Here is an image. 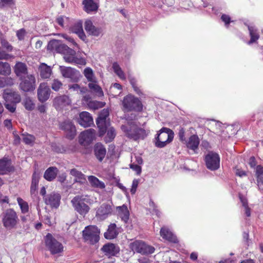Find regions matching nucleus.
<instances>
[{
    "mask_svg": "<svg viewBox=\"0 0 263 263\" xmlns=\"http://www.w3.org/2000/svg\"><path fill=\"white\" fill-rule=\"evenodd\" d=\"M130 247L133 251L144 255L152 254L155 250L154 247L141 240L135 241L130 244Z\"/></svg>",
    "mask_w": 263,
    "mask_h": 263,
    "instance_id": "8",
    "label": "nucleus"
},
{
    "mask_svg": "<svg viewBox=\"0 0 263 263\" xmlns=\"http://www.w3.org/2000/svg\"><path fill=\"white\" fill-rule=\"evenodd\" d=\"M14 168L11 165V160L8 159H1L0 160V174L4 175L9 172L13 171Z\"/></svg>",
    "mask_w": 263,
    "mask_h": 263,
    "instance_id": "25",
    "label": "nucleus"
},
{
    "mask_svg": "<svg viewBox=\"0 0 263 263\" xmlns=\"http://www.w3.org/2000/svg\"><path fill=\"white\" fill-rule=\"evenodd\" d=\"M94 153L97 159L101 162L106 154V150L102 143H97L94 146Z\"/></svg>",
    "mask_w": 263,
    "mask_h": 263,
    "instance_id": "20",
    "label": "nucleus"
},
{
    "mask_svg": "<svg viewBox=\"0 0 263 263\" xmlns=\"http://www.w3.org/2000/svg\"><path fill=\"white\" fill-rule=\"evenodd\" d=\"M86 202V199L83 196H76L71 201L74 210L83 216H85L90 210Z\"/></svg>",
    "mask_w": 263,
    "mask_h": 263,
    "instance_id": "6",
    "label": "nucleus"
},
{
    "mask_svg": "<svg viewBox=\"0 0 263 263\" xmlns=\"http://www.w3.org/2000/svg\"><path fill=\"white\" fill-rule=\"evenodd\" d=\"M178 136L179 137V139L181 141H184L185 140V130L183 128H181L179 129L178 133Z\"/></svg>",
    "mask_w": 263,
    "mask_h": 263,
    "instance_id": "64",
    "label": "nucleus"
},
{
    "mask_svg": "<svg viewBox=\"0 0 263 263\" xmlns=\"http://www.w3.org/2000/svg\"><path fill=\"white\" fill-rule=\"evenodd\" d=\"M112 68L114 72L122 80L125 79V76L124 72L122 71L120 66L117 63H114L112 65Z\"/></svg>",
    "mask_w": 263,
    "mask_h": 263,
    "instance_id": "44",
    "label": "nucleus"
},
{
    "mask_svg": "<svg viewBox=\"0 0 263 263\" xmlns=\"http://www.w3.org/2000/svg\"><path fill=\"white\" fill-rule=\"evenodd\" d=\"M14 72L20 79L28 75L27 74V68L26 64L22 62H18L15 64L14 66Z\"/></svg>",
    "mask_w": 263,
    "mask_h": 263,
    "instance_id": "27",
    "label": "nucleus"
},
{
    "mask_svg": "<svg viewBox=\"0 0 263 263\" xmlns=\"http://www.w3.org/2000/svg\"><path fill=\"white\" fill-rule=\"evenodd\" d=\"M40 76L43 79L49 78L51 74V69L50 67L47 66L45 63L41 64L39 67Z\"/></svg>",
    "mask_w": 263,
    "mask_h": 263,
    "instance_id": "34",
    "label": "nucleus"
},
{
    "mask_svg": "<svg viewBox=\"0 0 263 263\" xmlns=\"http://www.w3.org/2000/svg\"><path fill=\"white\" fill-rule=\"evenodd\" d=\"M70 48L67 45L62 44L59 40H53L50 41L47 45V49L52 52L65 54Z\"/></svg>",
    "mask_w": 263,
    "mask_h": 263,
    "instance_id": "11",
    "label": "nucleus"
},
{
    "mask_svg": "<svg viewBox=\"0 0 263 263\" xmlns=\"http://www.w3.org/2000/svg\"><path fill=\"white\" fill-rule=\"evenodd\" d=\"M130 168L135 171L138 175L141 174V167L138 164L132 163L130 165Z\"/></svg>",
    "mask_w": 263,
    "mask_h": 263,
    "instance_id": "61",
    "label": "nucleus"
},
{
    "mask_svg": "<svg viewBox=\"0 0 263 263\" xmlns=\"http://www.w3.org/2000/svg\"><path fill=\"white\" fill-rule=\"evenodd\" d=\"M112 212V206L109 204L103 203L98 209L96 216L101 220H104L111 215Z\"/></svg>",
    "mask_w": 263,
    "mask_h": 263,
    "instance_id": "16",
    "label": "nucleus"
},
{
    "mask_svg": "<svg viewBox=\"0 0 263 263\" xmlns=\"http://www.w3.org/2000/svg\"><path fill=\"white\" fill-rule=\"evenodd\" d=\"M118 210V215L122 220L125 223L128 222L129 219V212L126 205L123 204L122 206L117 207Z\"/></svg>",
    "mask_w": 263,
    "mask_h": 263,
    "instance_id": "30",
    "label": "nucleus"
},
{
    "mask_svg": "<svg viewBox=\"0 0 263 263\" xmlns=\"http://www.w3.org/2000/svg\"><path fill=\"white\" fill-rule=\"evenodd\" d=\"M0 41L2 46L8 51H11L13 50V47L6 39L1 38Z\"/></svg>",
    "mask_w": 263,
    "mask_h": 263,
    "instance_id": "50",
    "label": "nucleus"
},
{
    "mask_svg": "<svg viewBox=\"0 0 263 263\" xmlns=\"http://www.w3.org/2000/svg\"><path fill=\"white\" fill-rule=\"evenodd\" d=\"M70 174L76 178V181L81 183H85L86 181L85 175L80 171L76 168L71 169L70 171Z\"/></svg>",
    "mask_w": 263,
    "mask_h": 263,
    "instance_id": "35",
    "label": "nucleus"
},
{
    "mask_svg": "<svg viewBox=\"0 0 263 263\" xmlns=\"http://www.w3.org/2000/svg\"><path fill=\"white\" fill-rule=\"evenodd\" d=\"M78 121L80 125L84 127H89L93 123L91 115L87 111L81 112Z\"/></svg>",
    "mask_w": 263,
    "mask_h": 263,
    "instance_id": "18",
    "label": "nucleus"
},
{
    "mask_svg": "<svg viewBox=\"0 0 263 263\" xmlns=\"http://www.w3.org/2000/svg\"><path fill=\"white\" fill-rule=\"evenodd\" d=\"M39 181V174L34 172L32 175V182L30 187V192L31 194H33L38 185Z\"/></svg>",
    "mask_w": 263,
    "mask_h": 263,
    "instance_id": "40",
    "label": "nucleus"
},
{
    "mask_svg": "<svg viewBox=\"0 0 263 263\" xmlns=\"http://www.w3.org/2000/svg\"><path fill=\"white\" fill-rule=\"evenodd\" d=\"M69 89H73L74 91H80L81 93L85 92L84 88H81L80 86L77 84H74L69 86Z\"/></svg>",
    "mask_w": 263,
    "mask_h": 263,
    "instance_id": "60",
    "label": "nucleus"
},
{
    "mask_svg": "<svg viewBox=\"0 0 263 263\" xmlns=\"http://www.w3.org/2000/svg\"><path fill=\"white\" fill-rule=\"evenodd\" d=\"M99 229L95 226H87L83 231L84 239L90 244H95L99 241Z\"/></svg>",
    "mask_w": 263,
    "mask_h": 263,
    "instance_id": "5",
    "label": "nucleus"
},
{
    "mask_svg": "<svg viewBox=\"0 0 263 263\" xmlns=\"http://www.w3.org/2000/svg\"><path fill=\"white\" fill-rule=\"evenodd\" d=\"M61 128L66 133V137L72 139L76 135V127L72 122L69 120L64 121L61 124Z\"/></svg>",
    "mask_w": 263,
    "mask_h": 263,
    "instance_id": "17",
    "label": "nucleus"
},
{
    "mask_svg": "<svg viewBox=\"0 0 263 263\" xmlns=\"http://www.w3.org/2000/svg\"><path fill=\"white\" fill-rule=\"evenodd\" d=\"M107 135L105 138L106 143L110 142L112 141L116 135V133L114 128L111 127L107 129Z\"/></svg>",
    "mask_w": 263,
    "mask_h": 263,
    "instance_id": "43",
    "label": "nucleus"
},
{
    "mask_svg": "<svg viewBox=\"0 0 263 263\" xmlns=\"http://www.w3.org/2000/svg\"><path fill=\"white\" fill-rule=\"evenodd\" d=\"M199 144V139L197 135H193L191 136L188 141L186 142V146L188 148L192 150L194 153H197Z\"/></svg>",
    "mask_w": 263,
    "mask_h": 263,
    "instance_id": "26",
    "label": "nucleus"
},
{
    "mask_svg": "<svg viewBox=\"0 0 263 263\" xmlns=\"http://www.w3.org/2000/svg\"><path fill=\"white\" fill-rule=\"evenodd\" d=\"M82 4L84 11L87 13L97 12L99 8V4L93 0H84Z\"/></svg>",
    "mask_w": 263,
    "mask_h": 263,
    "instance_id": "24",
    "label": "nucleus"
},
{
    "mask_svg": "<svg viewBox=\"0 0 263 263\" xmlns=\"http://www.w3.org/2000/svg\"><path fill=\"white\" fill-rule=\"evenodd\" d=\"M88 180L93 186L99 187L100 189H104L105 187V184L93 176H88Z\"/></svg>",
    "mask_w": 263,
    "mask_h": 263,
    "instance_id": "37",
    "label": "nucleus"
},
{
    "mask_svg": "<svg viewBox=\"0 0 263 263\" xmlns=\"http://www.w3.org/2000/svg\"><path fill=\"white\" fill-rule=\"evenodd\" d=\"M256 176L257 179L261 180V179H263V167L260 165L256 166Z\"/></svg>",
    "mask_w": 263,
    "mask_h": 263,
    "instance_id": "51",
    "label": "nucleus"
},
{
    "mask_svg": "<svg viewBox=\"0 0 263 263\" xmlns=\"http://www.w3.org/2000/svg\"><path fill=\"white\" fill-rule=\"evenodd\" d=\"M3 97L6 102L18 103L21 101V96L18 93L12 90H5Z\"/></svg>",
    "mask_w": 263,
    "mask_h": 263,
    "instance_id": "19",
    "label": "nucleus"
},
{
    "mask_svg": "<svg viewBox=\"0 0 263 263\" xmlns=\"http://www.w3.org/2000/svg\"><path fill=\"white\" fill-rule=\"evenodd\" d=\"M42 221L45 224H47L49 226H51L52 225V222L51 221V217L49 215V214L45 215L43 216Z\"/></svg>",
    "mask_w": 263,
    "mask_h": 263,
    "instance_id": "62",
    "label": "nucleus"
},
{
    "mask_svg": "<svg viewBox=\"0 0 263 263\" xmlns=\"http://www.w3.org/2000/svg\"><path fill=\"white\" fill-rule=\"evenodd\" d=\"M118 234L116 225L112 223L109 226L107 232L104 233V237L107 239H111L116 238Z\"/></svg>",
    "mask_w": 263,
    "mask_h": 263,
    "instance_id": "33",
    "label": "nucleus"
},
{
    "mask_svg": "<svg viewBox=\"0 0 263 263\" xmlns=\"http://www.w3.org/2000/svg\"><path fill=\"white\" fill-rule=\"evenodd\" d=\"M62 85L61 81L57 79H54L52 82L51 87L53 90L57 91L61 88Z\"/></svg>",
    "mask_w": 263,
    "mask_h": 263,
    "instance_id": "49",
    "label": "nucleus"
},
{
    "mask_svg": "<svg viewBox=\"0 0 263 263\" xmlns=\"http://www.w3.org/2000/svg\"><path fill=\"white\" fill-rule=\"evenodd\" d=\"M17 201L18 205L20 206L22 212L26 213L28 212L29 207L27 202L24 201L21 198L18 197L17 198Z\"/></svg>",
    "mask_w": 263,
    "mask_h": 263,
    "instance_id": "45",
    "label": "nucleus"
},
{
    "mask_svg": "<svg viewBox=\"0 0 263 263\" xmlns=\"http://www.w3.org/2000/svg\"><path fill=\"white\" fill-rule=\"evenodd\" d=\"M16 104L5 102V106L10 112H14L16 110Z\"/></svg>",
    "mask_w": 263,
    "mask_h": 263,
    "instance_id": "57",
    "label": "nucleus"
},
{
    "mask_svg": "<svg viewBox=\"0 0 263 263\" xmlns=\"http://www.w3.org/2000/svg\"><path fill=\"white\" fill-rule=\"evenodd\" d=\"M128 78L129 79L130 83L132 85L134 90L137 92V93H138V95H140L141 92L140 90L136 86V81L135 79L134 78H132L130 76H129Z\"/></svg>",
    "mask_w": 263,
    "mask_h": 263,
    "instance_id": "55",
    "label": "nucleus"
},
{
    "mask_svg": "<svg viewBox=\"0 0 263 263\" xmlns=\"http://www.w3.org/2000/svg\"><path fill=\"white\" fill-rule=\"evenodd\" d=\"M46 246L52 254H57L63 251V245L55 239L53 236L48 233L45 239Z\"/></svg>",
    "mask_w": 263,
    "mask_h": 263,
    "instance_id": "4",
    "label": "nucleus"
},
{
    "mask_svg": "<svg viewBox=\"0 0 263 263\" xmlns=\"http://www.w3.org/2000/svg\"><path fill=\"white\" fill-rule=\"evenodd\" d=\"M76 51L70 48L68 51L64 55V59L69 63H74L77 65H85L86 64L85 60L82 58H78L76 56Z\"/></svg>",
    "mask_w": 263,
    "mask_h": 263,
    "instance_id": "12",
    "label": "nucleus"
},
{
    "mask_svg": "<svg viewBox=\"0 0 263 263\" xmlns=\"http://www.w3.org/2000/svg\"><path fill=\"white\" fill-rule=\"evenodd\" d=\"M25 108L28 110H32L35 108V104L32 99L28 97L25 98L23 101Z\"/></svg>",
    "mask_w": 263,
    "mask_h": 263,
    "instance_id": "42",
    "label": "nucleus"
},
{
    "mask_svg": "<svg viewBox=\"0 0 263 263\" xmlns=\"http://www.w3.org/2000/svg\"><path fill=\"white\" fill-rule=\"evenodd\" d=\"M62 76L65 78L73 79L77 78L79 72L70 67L60 66Z\"/></svg>",
    "mask_w": 263,
    "mask_h": 263,
    "instance_id": "22",
    "label": "nucleus"
},
{
    "mask_svg": "<svg viewBox=\"0 0 263 263\" xmlns=\"http://www.w3.org/2000/svg\"><path fill=\"white\" fill-rule=\"evenodd\" d=\"M159 132L155 137V145L162 148L172 141L174 134L172 130L166 127L162 128Z\"/></svg>",
    "mask_w": 263,
    "mask_h": 263,
    "instance_id": "2",
    "label": "nucleus"
},
{
    "mask_svg": "<svg viewBox=\"0 0 263 263\" xmlns=\"http://www.w3.org/2000/svg\"><path fill=\"white\" fill-rule=\"evenodd\" d=\"M26 33L25 30L22 28L16 31V36L20 41H22L24 39Z\"/></svg>",
    "mask_w": 263,
    "mask_h": 263,
    "instance_id": "59",
    "label": "nucleus"
},
{
    "mask_svg": "<svg viewBox=\"0 0 263 263\" xmlns=\"http://www.w3.org/2000/svg\"><path fill=\"white\" fill-rule=\"evenodd\" d=\"M21 82L19 88L24 92L32 91L35 88V79L32 74L27 75L26 77L20 78Z\"/></svg>",
    "mask_w": 263,
    "mask_h": 263,
    "instance_id": "10",
    "label": "nucleus"
},
{
    "mask_svg": "<svg viewBox=\"0 0 263 263\" xmlns=\"http://www.w3.org/2000/svg\"><path fill=\"white\" fill-rule=\"evenodd\" d=\"M61 197L60 194L53 192L44 197V200L46 204L57 209L60 204Z\"/></svg>",
    "mask_w": 263,
    "mask_h": 263,
    "instance_id": "13",
    "label": "nucleus"
},
{
    "mask_svg": "<svg viewBox=\"0 0 263 263\" xmlns=\"http://www.w3.org/2000/svg\"><path fill=\"white\" fill-rule=\"evenodd\" d=\"M96 124L99 130V135L102 136L106 132L109 128L110 123L107 120H103L101 119L96 120Z\"/></svg>",
    "mask_w": 263,
    "mask_h": 263,
    "instance_id": "31",
    "label": "nucleus"
},
{
    "mask_svg": "<svg viewBox=\"0 0 263 263\" xmlns=\"http://www.w3.org/2000/svg\"><path fill=\"white\" fill-rule=\"evenodd\" d=\"M115 89H117V92L113 94L114 97H117L121 93L122 90V86L119 83H114L110 88V92H115Z\"/></svg>",
    "mask_w": 263,
    "mask_h": 263,
    "instance_id": "46",
    "label": "nucleus"
},
{
    "mask_svg": "<svg viewBox=\"0 0 263 263\" xmlns=\"http://www.w3.org/2000/svg\"><path fill=\"white\" fill-rule=\"evenodd\" d=\"M23 141L26 144H31L35 141V137L31 135H23Z\"/></svg>",
    "mask_w": 263,
    "mask_h": 263,
    "instance_id": "47",
    "label": "nucleus"
},
{
    "mask_svg": "<svg viewBox=\"0 0 263 263\" xmlns=\"http://www.w3.org/2000/svg\"><path fill=\"white\" fill-rule=\"evenodd\" d=\"M71 101L69 98L66 95L58 96L55 98L53 101L54 105L57 108L69 105Z\"/></svg>",
    "mask_w": 263,
    "mask_h": 263,
    "instance_id": "23",
    "label": "nucleus"
},
{
    "mask_svg": "<svg viewBox=\"0 0 263 263\" xmlns=\"http://www.w3.org/2000/svg\"><path fill=\"white\" fill-rule=\"evenodd\" d=\"M11 73V67L7 62H0V74L7 76Z\"/></svg>",
    "mask_w": 263,
    "mask_h": 263,
    "instance_id": "39",
    "label": "nucleus"
},
{
    "mask_svg": "<svg viewBox=\"0 0 263 263\" xmlns=\"http://www.w3.org/2000/svg\"><path fill=\"white\" fill-rule=\"evenodd\" d=\"M248 29L250 33L251 39L249 42V44H252L257 41L259 39V35L257 32V30L253 26H248Z\"/></svg>",
    "mask_w": 263,
    "mask_h": 263,
    "instance_id": "38",
    "label": "nucleus"
},
{
    "mask_svg": "<svg viewBox=\"0 0 263 263\" xmlns=\"http://www.w3.org/2000/svg\"><path fill=\"white\" fill-rule=\"evenodd\" d=\"M138 180L137 179H134L133 181L132 186L130 190V192L132 194H134L136 193L138 185Z\"/></svg>",
    "mask_w": 263,
    "mask_h": 263,
    "instance_id": "63",
    "label": "nucleus"
},
{
    "mask_svg": "<svg viewBox=\"0 0 263 263\" xmlns=\"http://www.w3.org/2000/svg\"><path fill=\"white\" fill-rule=\"evenodd\" d=\"M84 74L89 83L97 80L92 69L90 67H87L84 69Z\"/></svg>",
    "mask_w": 263,
    "mask_h": 263,
    "instance_id": "41",
    "label": "nucleus"
},
{
    "mask_svg": "<svg viewBox=\"0 0 263 263\" xmlns=\"http://www.w3.org/2000/svg\"><path fill=\"white\" fill-rule=\"evenodd\" d=\"M204 161L206 167L211 171H215L220 167V156L215 152H210L205 155Z\"/></svg>",
    "mask_w": 263,
    "mask_h": 263,
    "instance_id": "9",
    "label": "nucleus"
},
{
    "mask_svg": "<svg viewBox=\"0 0 263 263\" xmlns=\"http://www.w3.org/2000/svg\"><path fill=\"white\" fill-rule=\"evenodd\" d=\"M50 89L46 83H41L37 89V98L41 102H44L49 98Z\"/></svg>",
    "mask_w": 263,
    "mask_h": 263,
    "instance_id": "15",
    "label": "nucleus"
},
{
    "mask_svg": "<svg viewBox=\"0 0 263 263\" xmlns=\"http://www.w3.org/2000/svg\"><path fill=\"white\" fill-rule=\"evenodd\" d=\"M121 128L127 137L135 140L143 139L146 136L145 130L138 127L134 122H128L127 125H122Z\"/></svg>",
    "mask_w": 263,
    "mask_h": 263,
    "instance_id": "1",
    "label": "nucleus"
},
{
    "mask_svg": "<svg viewBox=\"0 0 263 263\" xmlns=\"http://www.w3.org/2000/svg\"><path fill=\"white\" fill-rule=\"evenodd\" d=\"M15 4L14 0H0V9L11 7Z\"/></svg>",
    "mask_w": 263,
    "mask_h": 263,
    "instance_id": "48",
    "label": "nucleus"
},
{
    "mask_svg": "<svg viewBox=\"0 0 263 263\" xmlns=\"http://www.w3.org/2000/svg\"><path fill=\"white\" fill-rule=\"evenodd\" d=\"M160 235L163 238L174 243L178 242L177 238L168 229L163 227L161 229Z\"/></svg>",
    "mask_w": 263,
    "mask_h": 263,
    "instance_id": "29",
    "label": "nucleus"
},
{
    "mask_svg": "<svg viewBox=\"0 0 263 263\" xmlns=\"http://www.w3.org/2000/svg\"><path fill=\"white\" fill-rule=\"evenodd\" d=\"M102 250L106 255L109 256H115L119 252V248L113 243H108L105 245L102 248Z\"/></svg>",
    "mask_w": 263,
    "mask_h": 263,
    "instance_id": "28",
    "label": "nucleus"
},
{
    "mask_svg": "<svg viewBox=\"0 0 263 263\" xmlns=\"http://www.w3.org/2000/svg\"><path fill=\"white\" fill-rule=\"evenodd\" d=\"M84 27L86 31L92 35L98 36L101 32V29L95 27L90 20H86L85 21Z\"/></svg>",
    "mask_w": 263,
    "mask_h": 263,
    "instance_id": "21",
    "label": "nucleus"
},
{
    "mask_svg": "<svg viewBox=\"0 0 263 263\" xmlns=\"http://www.w3.org/2000/svg\"><path fill=\"white\" fill-rule=\"evenodd\" d=\"M95 136V130L89 129L82 132L79 138L80 144L83 146L89 145L93 140Z\"/></svg>",
    "mask_w": 263,
    "mask_h": 263,
    "instance_id": "14",
    "label": "nucleus"
},
{
    "mask_svg": "<svg viewBox=\"0 0 263 263\" xmlns=\"http://www.w3.org/2000/svg\"><path fill=\"white\" fill-rule=\"evenodd\" d=\"M83 30L82 22L81 21L78 22L74 24L72 27V31L76 34L81 32Z\"/></svg>",
    "mask_w": 263,
    "mask_h": 263,
    "instance_id": "52",
    "label": "nucleus"
},
{
    "mask_svg": "<svg viewBox=\"0 0 263 263\" xmlns=\"http://www.w3.org/2000/svg\"><path fill=\"white\" fill-rule=\"evenodd\" d=\"M125 111L137 110L142 109L141 101L137 98L132 95L125 97L122 101Z\"/></svg>",
    "mask_w": 263,
    "mask_h": 263,
    "instance_id": "7",
    "label": "nucleus"
},
{
    "mask_svg": "<svg viewBox=\"0 0 263 263\" xmlns=\"http://www.w3.org/2000/svg\"><path fill=\"white\" fill-rule=\"evenodd\" d=\"M12 57H13L12 55L6 53L0 47V60H8Z\"/></svg>",
    "mask_w": 263,
    "mask_h": 263,
    "instance_id": "58",
    "label": "nucleus"
},
{
    "mask_svg": "<svg viewBox=\"0 0 263 263\" xmlns=\"http://www.w3.org/2000/svg\"><path fill=\"white\" fill-rule=\"evenodd\" d=\"M149 205L150 208L152 209L153 211V214H156L158 217H159L160 216V212L157 209V206L156 205L154 202L152 200H150Z\"/></svg>",
    "mask_w": 263,
    "mask_h": 263,
    "instance_id": "56",
    "label": "nucleus"
},
{
    "mask_svg": "<svg viewBox=\"0 0 263 263\" xmlns=\"http://www.w3.org/2000/svg\"><path fill=\"white\" fill-rule=\"evenodd\" d=\"M58 170L55 167H50L45 171L44 177L47 181H51L54 179L58 174Z\"/></svg>",
    "mask_w": 263,
    "mask_h": 263,
    "instance_id": "32",
    "label": "nucleus"
},
{
    "mask_svg": "<svg viewBox=\"0 0 263 263\" xmlns=\"http://www.w3.org/2000/svg\"><path fill=\"white\" fill-rule=\"evenodd\" d=\"M13 84V80L10 78H0V88L4 87L6 84Z\"/></svg>",
    "mask_w": 263,
    "mask_h": 263,
    "instance_id": "53",
    "label": "nucleus"
},
{
    "mask_svg": "<svg viewBox=\"0 0 263 263\" xmlns=\"http://www.w3.org/2000/svg\"><path fill=\"white\" fill-rule=\"evenodd\" d=\"M18 221L16 213L12 209H7L3 214L2 222L4 227L7 230L16 227Z\"/></svg>",
    "mask_w": 263,
    "mask_h": 263,
    "instance_id": "3",
    "label": "nucleus"
},
{
    "mask_svg": "<svg viewBox=\"0 0 263 263\" xmlns=\"http://www.w3.org/2000/svg\"><path fill=\"white\" fill-rule=\"evenodd\" d=\"M88 87L89 89L96 93L98 96H102L103 95V92L102 88L97 84V81L96 80L95 82H91L89 83Z\"/></svg>",
    "mask_w": 263,
    "mask_h": 263,
    "instance_id": "36",
    "label": "nucleus"
},
{
    "mask_svg": "<svg viewBox=\"0 0 263 263\" xmlns=\"http://www.w3.org/2000/svg\"><path fill=\"white\" fill-rule=\"evenodd\" d=\"M109 116V111L107 109H103L99 114L97 119L107 120V118Z\"/></svg>",
    "mask_w": 263,
    "mask_h": 263,
    "instance_id": "54",
    "label": "nucleus"
}]
</instances>
